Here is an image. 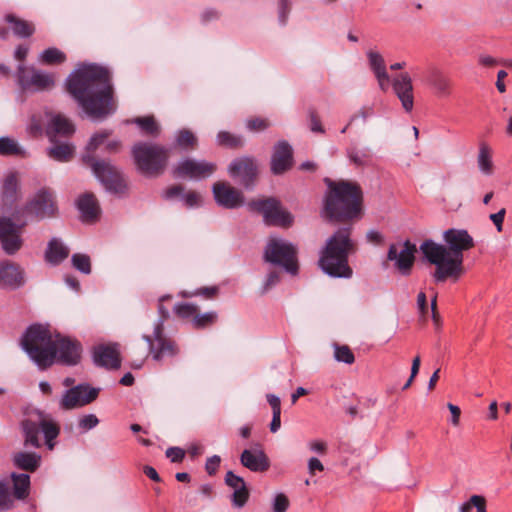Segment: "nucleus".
<instances>
[{
	"instance_id": "6ab92c4d",
	"label": "nucleus",
	"mask_w": 512,
	"mask_h": 512,
	"mask_svg": "<svg viewBox=\"0 0 512 512\" xmlns=\"http://www.w3.org/2000/svg\"><path fill=\"white\" fill-rule=\"evenodd\" d=\"M293 166V149L286 140L278 141L271 155L270 169L274 175H282Z\"/></svg>"
},
{
	"instance_id": "f03ea898",
	"label": "nucleus",
	"mask_w": 512,
	"mask_h": 512,
	"mask_svg": "<svg viewBox=\"0 0 512 512\" xmlns=\"http://www.w3.org/2000/svg\"><path fill=\"white\" fill-rule=\"evenodd\" d=\"M21 347L40 370H47L55 363L73 367L82 359L80 341L57 333L53 337L48 326L35 323L26 328Z\"/></svg>"
},
{
	"instance_id": "dca6fc26",
	"label": "nucleus",
	"mask_w": 512,
	"mask_h": 512,
	"mask_svg": "<svg viewBox=\"0 0 512 512\" xmlns=\"http://www.w3.org/2000/svg\"><path fill=\"white\" fill-rule=\"evenodd\" d=\"M216 170V164L207 161L184 159L173 168L175 178L188 177L191 179H203L212 175Z\"/></svg>"
},
{
	"instance_id": "09e8293b",
	"label": "nucleus",
	"mask_w": 512,
	"mask_h": 512,
	"mask_svg": "<svg viewBox=\"0 0 512 512\" xmlns=\"http://www.w3.org/2000/svg\"><path fill=\"white\" fill-rule=\"evenodd\" d=\"M268 119L262 117H251L246 120V128L251 132H261L270 127Z\"/></svg>"
},
{
	"instance_id": "680f3d73",
	"label": "nucleus",
	"mask_w": 512,
	"mask_h": 512,
	"mask_svg": "<svg viewBox=\"0 0 512 512\" xmlns=\"http://www.w3.org/2000/svg\"><path fill=\"white\" fill-rule=\"evenodd\" d=\"M165 454L173 463H180L185 457V451L180 447H169Z\"/></svg>"
},
{
	"instance_id": "a211bd4d",
	"label": "nucleus",
	"mask_w": 512,
	"mask_h": 512,
	"mask_svg": "<svg viewBox=\"0 0 512 512\" xmlns=\"http://www.w3.org/2000/svg\"><path fill=\"white\" fill-rule=\"evenodd\" d=\"M215 202L225 209H236L244 205L243 193L225 182H216L212 187Z\"/></svg>"
},
{
	"instance_id": "f8f14e48",
	"label": "nucleus",
	"mask_w": 512,
	"mask_h": 512,
	"mask_svg": "<svg viewBox=\"0 0 512 512\" xmlns=\"http://www.w3.org/2000/svg\"><path fill=\"white\" fill-rule=\"evenodd\" d=\"M18 212L21 218L26 215L38 220L55 216L57 213V205L53 192L45 187L39 189L25 207Z\"/></svg>"
},
{
	"instance_id": "3c124183",
	"label": "nucleus",
	"mask_w": 512,
	"mask_h": 512,
	"mask_svg": "<svg viewBox=\"0 0 512 512\" xmlns=\"http://www.w3.org/2000/svg\"><path fill=\"white\" fill-rule=\"evenodd\" d=\"M13 506V499L5 481H0V509L8 510Z\"/></svg>"
},
{
	"instance_id": "864d4df0",
	"label": "nucleus",
	"mask_w": 512,
	"mask_h": 512,
	"mask_svg": "<svg viewBox=\"0 0 512 512\" xmlns=\"http://www.w3.org/2000/svg\"><path fill=\"white\" fill-rule=\"evenodd\" d=\"M291 5V0H278V21L282 26L287 24Z\"/></svg>"
},
{
	"instance_id": "c03bdc74",
	"label": "nucleus",
	"mask_w": 512,
	"mask_h": 512,
	"mask_svg": "<svg viewBox=\"0 0 512 512\" xmlns=\"http://www.w3.org/2000/svg\"><path fill=\"white\" fill-rule=\"evenodd\" d=\"M197 144L196 136L188 129H181L175 137V145L182 149L193 148Z\"/></svg>"
},
{
	"instance_id": "2f4dec72",
	"label": "nucleus",
	"mask_w": 512,
	"mask_h": 512,
	"mask_svg": "<svg viewBox=\"0 0 512 512\" xmlns=\"http://www.w3.org/2000/svg\"><path fill=\"white\" fill-rule=\"evenodd\" d=\"M477 164L482 174L488 176L493 174L494 165L492 161V149L485 142H481L479 144Z\"/></svg>"
},
{
	"instance_id": "7c9ffc66",
	"label": "nucleus",
	"mask_w": 512,
	"mask_h": 512,
	"mask_svg": "<svg viewBox=\"0 0 512 512\" xmlns=\"http://www.w3.org/2000/svg\"><path fill=\"white\" fill-rule=\"evenodd\" d=\"M21 428L24 434V445L39 448L41 446L39 440L40 421L37 423L31 419H25L21 423Z\"/></svg>"
},
{
	"instance_id": "69168bd1",
	"label": "nucleus",
	"mask_w": 512,
	"mask_h": 512,
	"mask_svg": "<svg viewBox=\"0 0 512 512\" xmlns=\"http://www.w3.org/2000/svg\"><path fill=\"white\" fill-rule=\"evenodd\" d=\"M506 210L505 208L500 209L497 213H493L489 216L490 220L495 225L497 232L503 231V222L505 218Z\"/></svg>"
},
{
	"instance_id": "58836bf2",
	"label": "nucleus",
	"mask_w": 512,
	"mask_h": 512,
	"mask_svg": "<svg viewBox=\"0 0 512 512\" xmlns=\"http://www.w3.org/2000/svg\"><path fill=\"white\" fill-rule=\"evenodd\" d=\"M39 60L46 65H56L65 62L66 55L58 48L50 47L42 51L39 55Z\"/></svg>"
},
{
	"instance_id": "a19ab883",
	"label": "nucleus",
	"mask_w": 512,
	"mask_h": 512,
	"mask_svg": "<svg viewBox=\"0 0 512 512\" xmlns=\"http://www.w3.org/2000/svg\"><path fill=\"white\" fill-rule=\"evenodd\" d=\"M218 314L215 311H209L203 314L198 312L192 319V325L195 329H204L216 323Z\"/></svg>"
},
{
	"instance_id": "5fc2aeb1",
	"label": "nucleus",
	"mask_w": 512,
	"mask_h": 512,
	"mask_svg": "<svg viewBox=\"0 0 512 512\" xmlns=\"http://www.w3.org/2000/svg\"><path fill=\"white\" fill-rule=\"evenodd\" d=\"M181 200L187 208L198 207L202 202L200 194L195 191L184 192Z\"/></svg>"
},
{
	"instance_id": "c756f323",
	"label": "nucleus",
	"mask_w": 512,
	"mask_h": 512,
	"mask_svg": "<svg viewBox=\"0 0 512 512\" xmlns=\"http://www.w3.org/2000/svg\"><path fill=\"white\" fill-rule=\"evenodd\" d=\"M13 464L16 468L35 472L41 463V456L34 452H16L12 456Z\"/></svg>"
},
{
	"instance_id": "37998d69",
	"label": "nucleus",
	"mask_w": 512,
	"mask_h": 512,
	"mask_svg": "<svg viewBox=\"0 0 512 512\" xmlns=\"http://www.w3.org/2000/svg\"><path fill=\"white\" fill-rule=\"evenodd\" d=\"M367 57L370 69L373 71L375 76L380 75L383 77V74L387 73V71L385 61L382 55L376 51L370 50L367 52Z\"/></svg>"
},
{
	"instance_id": "72a5a7b5",
	"label": "nucleus",
	"mask_w": 512,
	"mask_h": 512,
	"mask_svg": "<svg viewBox=\"0 0 512 512\" xmlns=\"http://www.w3.org/2000/svg\"><path fill=\"white\" fill-rule=\"evenodd\" d=\"M14 496L17 499H25L29 494L30 476L25 473L12 474Z\"/></svg>"
},
{
	"instance_id": "39448f33",
	"label": "nucleus",
	"mask_w": 512,
	"mask_h": 512,
	"mask_svg": "<svg viewBox=\"0 0 512 512\" xmlns=\"http://www.w3.org/2000/svg\"><path fill=\"white\" fill-rule=\"evenodd\" d=\"M351 234L350 226L338 228L320 251L319 266L330 277L350 278L353 274L348 263L349 254L355 249Z\"/></svg>"
},
{
	"instance_id": "ddd939ff",
	"label": "nucleus",
	"mask_w": 512,
	"mask_h": 512,
	"mask_svg": "<svg viewBox=\"0 0 512 512\" xmlns=\"http://www.w3.org/2000/svg\"><path fill=\"white\" fill-rule=\"evenodd\" d=\"M28 220L22 219L19 212L14 214V221L9 217H0V240L7 254H15L22 246L21 232Z\"/></svg>"
},
{
	"instance_id": "bf43d9fd",
	"label": "nucleus",
	"mask_w": 512,
	"mask_h": 512,
	"mask_svg": "<svg viewBox=\"0 0 512 512\" xmlns=\"http://www.w3.org/2000/svg\"><path fill=\"white\" fill-rule=\"evenodd\" d=\"M224 482L233 490L240 488L242 485H246L244 479L241 476L236 475L233 471H228L226 473Z\"/></svg>"
},
{
	"instance_id": "9d476101",
	"label": "nucleus",
	"mask_w": 512,
	"mask_h": 512,
	"mask_svg": "<svg viewBox=\"0 0 512 512\" xmlns=\"http://www.w3.org/2000/svg\"><path fill=\"white\" fill-rule=\"evenodd\" d=\"M247 206L250 211L262 214L267 225L289 227L293 223L291 213L283 210L280 201L274 197L251 200Z\"/></svg>"
},
{
	"instance_id": "423d86ee",
	"label": "nucleus",
	"mask_w": 512,
	"mask_h": 512,
	"mask_svg": "<svg viewBox=\"0 0 512 512\" xmlns=\"http://www.w3.org/2000/svg\"><path fill=\"white\" fill-rule=\"evenodd\" d=\"M136 169L144 176L157 177L167 168L169 148L154 142L139 141L131 148Z\"/></svg>"
},
{
	"instance_id": "c9c22d12",
	"label": "nucleus",
	"mask_w": 512,
	"mask_h": 512,
	"mask_svg": "<svg viewBox=\"0 0 512 512\" xmlns=\"http://www.w3.org/2000/svg\"><path fill=\"white\" fill-rule=\"evenodd\" d=\"M40 429L44 435L47 447L52 450L54 448V443L52 441L58 437L60 427L53 421L41 419Z\"/></svg>"
},
{
	"instance_id": "0e129e2a",
	"label": "nucleus",
	"mask_w": 512,
	"mask_h": 512,
	"mask_svg": "<svg viewBox=\"0 0 512 512\" xmlns=\"http://www.w3.org/2000/svg\"><path fill=\"white\" fill-rule=\"evenodd\" d=\"M310 119V130L315 133H324L325 130L321 124L320 118L318 117L314 109L309 110Z\"/></svg>"
},
{
	"instance_id": "c85d7f7f",
	"label": "nucleus",
	"mask_w": 512,
	"mask_h": 512,
	"mask_svg": "<svg viewBox=\"0 0 512 512\" xmlns=\"http://www.w3.org/2000/svg\"><path fill=\"white\" fill-rule=\"evenodd\" d=\"M69 256V249L57 238H52L45 251V260L51 265H59Z\"/></svg>"
},
{
	"instance_id": "5701e85b",
	"label": "nucleus",
	"mask_w": 512,
	"mask_h": 512,
	"mask_svg": "<svg viewBox=\"0 0 512 512\" xmlns=\"http://www.w3.org/2000/svg\"><path fill=\"white\" fill-rule=\"evenodd\" d=\"M241 464L252 472H265L270 467V461L262 449H245L240 456Z\"/></svg>"
},
{
	"instance_id": "b1692460",
	"label": "nucleus",
	"mask_w": 512,
	"mask_h": 512,
	"mask_svg": "<svg viewBox=\"0 0 512 512\" xmlns=\"http://www.w3.org/2000/svg\"><path fill=\"white\" fill-rule=\"evenodd\" d=\"M75 127L71 121L62 115H55L46 127V135L49 141H55L59 136L70 137L74 134Z\"/></svg>"
},
{
	"instance_id": "aec40b11",
	"label": "nucleus",
	"mask_w": 512,
	"mask_h": 512,
	"mask_svg": "<svg viewBox=\"0 0 512 512\" xmlns=\"http://www.w3.org/2000/svg\"><path fill=\"white\" fill-rule=\"evenodd\" d=\"M392 88L401 102L405 112L410 113L414 107L412 79L408 73H401L392 81Z\"/></svg>"
},
{
	"instance_id": "7ed1b4c3",
	"label": "nucleus",
	"mask_w": 512,
	"mask_h": 512,
	"mask_svg": "<svg viewBox=\"0 0 512 512\" xmlns=\"http://www.w3.org/2000/svg\"><path fill=\"white\" fill-rule=\"evenodd\" d=\"M443 240L445 245L428 239L420 246L424 257L436 266L433 274L436 282H443L447 278L458 279L463 273V253L475 246L473 237L466 229H447L443 233Z\"/></svg>"
},
{
	"instance_id": "bb28decb",
	"label": "nucleus",
	"mask_w": 512,
	"mask_h": 512,
	"mask_svg": "<svg viewBox=\"0 0 512 512\" xmlns=\"http://www.w3.org/2000/svg\"><path fill=\"white\" fill-rule=\"evenodd\" d=\"M4 20L10 25L13 34L18 38H29L35 33V25L27 20L21 19L15 14H6Z\"/></svg>"
},
{
	"instance_id": "1a4fd4ad",
	"label": "nucleus",
	"mask_w": 512,
	"mask_h": 512,
	"mask_svg": "<svg viewBox=\"0 0 512 512\" xmlns=\"http://www.w3.org/2000/svg\"><path fill=\"white\" fill-rule=\"evenodd\" d=\"M264 260L282 267L293 276L298 274L297 248L291 242L282 239H270L264 250Z\"/></svg>"
},
{
	"instance_id": "4468645a",
	"label": "nucleus",
	"mask_w": 512,
	"mask_h": 512,
	"mask_svg": "<svg viewBox=\"0 0 512 512\" xmlns=\"http://www.w3.org/2000/svg\"><path fill=\"white\" fill-rule=\"evenodd\" d=\"M100 389L91 387L88 383H80L64 391L59 400V408L64 411L86 406L95 401Z\"/></svg>"
},
{
	"instance_id": "13d9d810",
	"label": "nucleus",
	"mask_w": 512,
	"mask_h": 512,
	"mask_svg": "<svg viewBox=\"0 0 512 512\" xmlns=\"http://www.w3.org/2000/svg\"><path fill=\"white\" fill-rule=\"evenodd\" d=\"M289 504L288 497L284 493H278L273 499V512H286Z\"/></svg>"
},
{
	"instance_id": "4be33fe9",
	"label": "nucleus",
	"mask_w": 512,
	"mask_h": 512,
	"mask_svg": "<svg viewBox=\"0 0 512 512\" xmlns=\"http://www.w3.org/2000/svg\"><path fill=\"white\" fill-rule=\"evenodd\" d=\"M0 282L12 289H18L25 283L24 271L9 261L0 263Z\"/></svg>"
},
{
	"instance_id": "79ce46f5",
	"label": "nucleus",
	"mask_w": 512,
	"mask_h": 512,
	"mask_svg": "<svg viewBox=\"0 0 512 512\" xmlns=\"http://www.w3.org/2000/svg\"><path fill=\"white\" fill-rule=\"evenodd\" d=\"M71 264L73 268L82 274L89 275L92 271L91 260L87 254L74 253L71 256Z\"/></svg>"
},
{
	"instance_id": "49530a36",
	"label": "nucleus",
	"mask_w": 512,
	"mask_h": 512,
	"mask_svg": "<svg viewBox=\"0 0 512 512\" xmlns=\"http://www.w3.org/2000/svg\"><path fill=\"white\" fill-rule=\"evenodd\" d=\"M174 313L182 319H189L196 315L198 312V306L191 303H178L174 306Z\"/></svg>"
},
{
	"instance_id": "603ef678",
	"label": "nucleus",
	"mask_w": 512,
	"mask_h": 512,
	"mask_svg": "<svg viewBox=\"0 0 512 512\" xmlns=\"http://www.w3.org/2000/svg\"><path fill=\"white\" fill-rule=\"evenodd\" d=\"M99 424V419L95 414H85L78 420V428L81 432H87Z\"/></svg>"
},
{
	"instance_id": "473e14b6",
	"label": "nucleus",
	"mask_w": 512,
	"mask_h": 512,
	"mask_svg": "<svg viewBox=\"0 0 512 512\" xmlns=\"http://www.w3.org/2000/svg\"><path fill=\"white\" fill-rule=\"evenodd\" d=\"M18 180L15 173L8 174L2 185L1 198L5 204H12L17 197Z\"/></svg>"
},
{
	"instance_id": "f257e3e1",
	"label": "nucleus",
	"mask_w": 512,
	"mask_h": 512,
	"mask_svg": "<svg viewBox=\"0 0 512 512\" xmlns=\"http://www.w3.org/2000/svg\"><path fill=\"white\" fill-rule=\"evenodd\" d=\"M65 86L89 117L103 119L114 112L112 78L106 67L82 64L70 73Z\"/></svg>"
},
{
	"instance_id": "de8ad7c7",
	"label": "nucleus",
	"mask_w": 512,
	"mask_h": 512,
	"mask_svg": "<svg viewBox=\"0 0 512 512\" xmlns=\"http://www.w3.org/2000/svg\"><path fill=\"white\" fill-rule=\"evenodd\" d=\"M112 134L111 131L109 130H104L102 132H99V133H95L90 141L88 142L87 146H86V153L85 154H90L92 155V153L100 146L102 145L105 140Z\"/></svg>"
},
{
	"instance_id": "ea45409f",
	"label": "nucleus",
	"mask_w": 512,
	"mask_h": 512,
	"mask_svg": "<svg viewBox=\"0 0 512 512\" xmlns=\"http://www.w3.org/2000/svg\"><path fill=\"white\" fill-rule=\"evenodd\" d=\"M350 161L356 166H366L371 162L372 153L368 148H350L347 151Z\"/></svg>"
},
{
	"instance_id": "6e6552de",
	"label": "nucleus",
	"mask_w": 512,
	"mask_h": 512,
	"mask_svg": "<svg viewBox=\"0 0 512 512\" xmlns=\"http://www.w3.org/2000/svg\"><path fill=\"white\" fill-rule=\"evenodd\" d=\"M82 161L91 168L108 192L120 195L127 191L128 186L123 173L109 161L97 160L90 154H84Z\"/></svg>"
},
{
	"instance_id": "a878e982",
	"label": "nucleus",
	"mask_w": 512,
	"mask_h": 512,
	"mask_svg": "<svg viewBox=\"0 0 512 512\" xmlns=\"http://www.w3.org/2000/svg\"><path fill=\"white\" fill-rule=\"evenodd\" d=\"M77 208L81 213L83 221H94L99 216V205L92 193H85L77 200Z\"/></svg>"
},
{
	"instance_id": "9b49d317",
	"label": "nucleus",
	"mask_w": 512,
	"mask_h": 512,
	"mask_svg": "<svg viewBox=\"0 0 512 512\" xmlns=\"http://www.w3.org/2000/svg\"><path fill=\"white\" fill-rule=\"evenodd\" d=\"M228 174L246 190H253L259 176L257 160L252 156H241L231 161Z\"/></svg>"
},
{
	"instance_id": "0eeeda50",
	"label": "nucleus",
	"mask_w": 512,
	"mask_h": 512,
	"mask_svg": "<svg viewBox=\"0 0 512 512\" xmlns=\"http://www.w3.org/2000/svg\"><path fill=\"white\" fill-rule=\"evenodd\" d=\"M171 298L172 296L168 294L159 298V319L154 324L153 334L142 335V339L148 344L149 353L155 361H162L164 358H173L179 354L178 345L174 340L166 337L164 333V323L169 319L170 313L163 302Z\"/></svg>"
},
{
	"instance_id": "774afa93",
	"label": "nucleus",
	"mask_w": 512,
	"mask_h": 512,
	"mask_svg": "<svg viewBox=\"0 0 512 512\" xmlns=\"http://www.w3.org/2000/svg\"><path fill=\"white\" fill-rule=\"evenodd\" d=\"M64 281L66 285L75 292H80L81 285L79 280L73 275H65Z\"/></svg>"
},
{
	"instance_id": "a18cd8bd",
	"label": "nucleus",
	"mask_w": 512,
	"mask_h": 512,
	"mask_svg": "<svg viewBox=\"0 0 512 512\" xmlns=\"http://www.w3.org/2000/svg\"><path fill=\"white\" fill-rule=\"evenodd\" d=\"M334 358L338 362L349 365L355 362L354 353L347 345L334 344Z\"/></svg>"
},
{
	"instance_id": "4d7b16f0",
	"label": "nucleus",
	"mask_w": 512,
	"mask_h": 512,
	"mask_svg": "<svg viewBox=\"0 0 512 512\" xmlns=\"http://www.w3.org/2000/svg\"><path fill=\"white\" fill-rule=\"evenodd\" d=\"M218 292H219V288L217 286L201 287V288H198L192 294L183 293V296L184 297L203 296L206 299H212L218 294Z\"/></svg>"
},
{
	"instance_id": "338daca9",
	"label": "nucleus",
	"mask_w": 512,
	"mask_h": 512,
	"mask_svg": "<svg viewBox=\"0 0 512 512\" xmlns=\"http://www.w3.org/2000/svg\"><path fill=\"white\" fill-rule=\"evenodd\" d=\"M374 114L373 107L364 106L362 107L358 113L352 115L349 120V124H352L358 117H361L364 121L367 120L368 117Z\"/></svg>"
},
{
	"instance_id": "8fccbe9b",
	"label": "nucleus",
	"mask_w": 512,
	"mask_h": 512,
	"mask_svg": "<svg viewBox=\"0 0 512 512\" xmlns=\"http://www.w3.org/2000/svg\"><path fill=\"white\" fill-rule=\"evenodd\" d=\"M249 499V490L246 485H242L240 488L235 489L232 497L231 502L233 506L237 508H242Z\"/></svg>"
},
{
	"instance_id": "052dcab7",
	"label": "nucleus",
	"mask_w": 512,
	"mask_h": 512,
	"mask_svg": "<svg viewBox=\"0 0 512 512\" xmlns=\"http://www.w3.org/2000/svg\"><path fill=\"white\" fill-rule=\"evenodd\" d=\"M184 193V187L182 185H172L166 188L163 193L162 197L165 200H172L176 197L182 198V195Z\"/></svg>"
},
{
	"instance_id": "393cba45",
	"label": "nucleus",
	"mask_w": 512,
	"mask_h": 512,
	"mask_svg": "<svg viewBox=\"0 0 512 512\" xmlns=\"http://www.w3.org/2000/svg\"><path fill=\"white\" fill-rule=\"evenodd\" d=\"M427 81L438 97H447L451 93L450 80L436 67H431L427 73Z\"/></svg>"
},
{
	"instance_id": "2eb2a0df",
	"label": "nucleus",
	"mask_w": 512,
	"mask_h": 512,
	"mask_svg": "<svg viewBox=\"0 0 512 512\" xmlns=\"http://www.w3.org/2000/svg\"><path fill=\"white\" fill-rule=\"evenodd\" d=\"M17 80L23 90L34 88L36 91H44L55 85L52 73L36 70L33 67L27 68L24 65H19L17 68Z\"/></svg>"
},
{
	"instance_id": "e433bc0d",
	"label": "nucleus",
	"mask_w": 512,
	"mask_h": 512,
	"mask_svg": "<svg viewBox=\"0 0 512 512\" xmlns=\"http://www.w3.org/2000/svg\"><path fill=\"white\" fill-rule=\"evenodd\" d=\"M217 144L230 149H238L244 146V139L240 135L228 131H220L217 134Z\"/></svg>"
},
{
	"instance_id": "cd10ccee",
	"label": "nucleus",
	"mask_w": 512,
	"mask_h": 512,
	"mask_svg": "<svg viewBox=\"0 0 512 512\" xmlns=\"http://www.w3.org/2000/svg\"><path fill=\"white\" fill-rule=\"evenodd\" d=\"M51 146L47 148V155L49 158L57 162H68L72 159L75 153V146L69 142H62L58 139L50 141Z\"/></svg>"
},
{
	"instance_id": "6e6d98bb",
	"label": "nucleus",
	"mask_w": 512,
	"mask_h": 512,
	"mask_svg": "<svg viewBox=\"0 0 512 512\" xmlns=\"http://www.w3.org/2000/svg\"><path fill=\"white\" fill-rule=\"evenodd\" d=\"M280 282V273L277 272V271H271L264 283H263V286L261 288V295H264L266 294L268 291H270L273 287H275L278 283Z\"/></svg>"
},
{
	"instance_id": "f3484780",
	"label": "nucleus",
	"mask_w": 512,
	"mask_h": 512,
	"mask_svg": "<svg viewBox=\"0 0 512 512\" xmlns=\"http://www.w3.org/2000/svg\"><path fill=\"white\" fill-rule=\"evenodd\" d=\"M415 252L416 246L409 240L404 242L400 251H398L396 244H391L387 252V260L394 261L397 271L403 276H408L415 261Z\"/></svg>"
},
{
	"instance_id": "20e7f679",
	"label": "nucleus",
	"mask_w": 512,
	"mask_h": 512,
	"mask_svg": "<svg viewBox=\"0 0 512 512\" xmlns=\"http://www.w3.org/2000/svg\"><path fill=\"white\" fill-rule=\"evenodd\" d=\"M327 187L320 211L321 217L329 223H345L362 218L364 195L355 181L324 178Z\"/></svg>"
},
{
	"instance_id": "f704fd0d",
	"label": "nucleus",
	"mask_w": 512,
	"mask_h": 512,
	"mask_svg": "<svg viewBox=\"0 0 512 512\" xmlns=\"http://www.w3.org/2000/svg\"><path fill=\"white\" fill-rule=\"evenodd\" d=\"M133 123H135L145 135L156 137L160 133V127L154 116L136 117Z\"/></svg>"
},
{
	"instance_id": "e2e57ef3",
	"label": "nucleus",
	"mask_w": 512,
	"mask_h": 512,
	"mask_svg": "<svg viewBox=\"0 0 512 512\" xmlns=\"http://www.w3.org/2000/svg\"><path fill=\"white\" fill-rule=\"evenodd\" d=\"M221 463V458L218 455H213L206 460L205 470L208 475L213 476L216 474Z\"/></svg>"
},
{
	"instance_id": "4c0bfd02",
	"label": "nucleus",
	"mask_w": 512,
	"mask_h": 512,
	"mask_svg": "<svg viewBox=\"0 0 512 512\" xmlns=\"http://www.w3.org/2000/svg\"><path fill=\"white\" fill-rule=\"evenodd\" d=\"M1 156H25V150L10 137H0Z\"/></svg>"
},
{
	"instance_id": "412c9836",
	"label": "nucleus",
	"mask_w": 512,
	"mask_h": 512,
	"mask_svg": "<svg viewBox=\"0 0 512 512\" xmlns=\"http://www.w3.org/2000/svg\"><path fill=\"white\" fill-rule=\"evenodd\" d=\"M93 362L96 366L106 369H118L121 366L120 353L117 345H98L93 349Z\"/></svg>"
}]
</instances>
